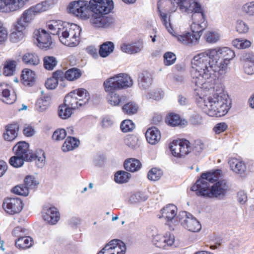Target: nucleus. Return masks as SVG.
<instances>
[{
	"instance_id": "obj_12",
	"label": "nucleus",
	"mask_w": 254,
	"mask_h": 254,
	"mask_svg": "<svg viewBox=\"0 0 254 254\" xmlns=\"http://www.w3.org/2000/svg\"><path fill=\"white\" fill-rule=\"evenodd\" d=\"M228 190L229 186L226 180L217 181L210 186L208 198L215 197L222 199L226 195Z\"/></svg>"
},
{
	"instance_id": "obj_46",
	"label": "nucleus",
	"mask_w": 254,
	"mask_h": 254,
	"mask_svg": "<svg viewBox=\"0 0 254 254\" xmlns=\"http://www.w3.org/2000/svg\"><path fill=\"white\" fill-rule=\"evenodd\" d=\"M72 109L69 107H67L64 103V105H61L59 108V116L63 119L68 118L72 113Z\"/></svg>"
},
{
	"instance_id": "obj_64",
	"label": "nucleus",
	"mask_w": 254,
	"mask_h": 254,
	"mask_svg": "<svg viewBox=\"0 0 254 254\" xmlns=\"http://www.w3.org/2000/svg\"><path fill=\"white\" fill-rule=\"evenodd\" d=\"M163 94L162 91H158L157 92H153L152 93H148L146 96L147 98L153 99L155 100H159L161 99Z\"/></svg>"
},
{
	"instance_id": "obj_5",
	"label": "nucleus",
	"mask_w": 254,
	"mask_h": 254,
	"mask_svg": "<svg viewBox=\"0 0 254 254\" xmlns=\"http://www.w3.org/2000/svg\"><path fill=\"white\" fill-rule=\"evenodd\" d=\"M221 171L216 170L202 173L199 179L192 186L191 190L195 191L197 195L208 197L210 191V183H213L217 181L221 177Z\"/></svg>"
},
{
	"instance_id": "obj_51",
	"label": "nucleus",
	"mask_w": 254,
	"mask_h": 254,
	"mask_svg": "<svg viewBox=\"0 0 254 254\" xmlns=\"http://www.w3.org/2000/svg\"><path fill=\"white\" fill-rule=\"evenodd\" d=\"M52 4V2L50 0H45L37 4L35 6H33V7L37 13H39L49 9L51 7Z\"/></svg>"
},
{
	"instance_id": "obj_48",
	"label": "nucleus",
	"mask_w": 254,
	"mask_h": 254,
	"mask_svg": "<svg viewBox=\"0 0 254 254\" xmlns=\"http://www.w3.org/2000/svg\"><path fill=\"white\" fill-rule=\"evenodd\" d=\"M44 67L48 70H53L57 64L56 58L53 56H46L43 59Z\"/></svg>"
},
{
	"instance_id": "obj_14",
	"label": "nucleus",
	"mask_w": 254,
	"mask_h": 254,
	"mask_svg": "<svg viewBox=\"0 0 254 254\" xmlns=\"http://www.w3.org/2000/svg\"><path fill=\"white\" fill-rule=\"evenodd\" d=\"M173 36L176 38L177 40L183 45L189 46H193L196 45L200 37L198 34H193L191 32H187L181 35L178 34L174 31L172 29V32H169Z\"/></svg>"
},
{
	"instance_id": "obj_54",
	"label": "nucleus",
	"mask_w": 254,
	"mask_h": 254,
	"mask_svg": "<svg viewBox=\"0 0 254 254\" xmlns=\"http://www.w3.org/2000/svg\"><path fill=\"white\" fill-rule=\"evenodd\" d=\"M164 64L166 66L171 65L175 63L176 60L175 54L171 52H168L163 56Z\"/></svg>"
},
{
	"instance_id": "obj_45",
	"label": "nucleus",
	"mask_w": 254,
	"mask_h": 254,
	"mask_svg": "<svg viewBox=\"0 0 254 254\" xmlns=\"http://www.w3.org/2000/svg\"><path fill=\"white\" fill-rule=\"evenodd\" d=\"M2 95L3 97L2 101L7 104H11L16 101V94L13 93H10V91L5 89L2 90Z\"/></svg>"
},
{
	"instance_id": "obj_35",
	"label": "nucleus",
	"mask_w": 254,
	"mask_h": 254,
	"mask_svg": "<svg viewBox=\"0 0 254 254\" xmlns=\"http://www.w3.org/2000/svg\"><path fill=\"white\" fill-rule=\"evenodd\" d=\"M141 164L140 161L136 159L129 158L125 161L124 167L127 171L134 172L141 168Z\"/></svg>"
},
{
	"instance_id": "obj_18",
	"label": "nucleus",
	"mask_w": 254,
	"mask_h": 254,
	"mask_svg": "<svg viewBox=\"0 0 254 254\" xmlns=\"http://www.w3.org/2000/svg\"><path fill=\"white\" fill-rule=\"evenodd\" d=\"M175 241L174 235L170 233H166L164 235L158 234L153 238L152 242L157 247L161 249H166L167 246H172Z\"/></svg>"
},
{
	"instance_id": "obj_9",
	"label": "nucleus",
	"mask_w": 254,
	"mask_h": 254,
	"mask_svg": "<svg viewBox=\"0 0 254 254\" xmlns=\"http://www.w3.org/2000/svg\"><path fill=\"white\" fill-rule=\"evenodd\" d=\"M177 218L181 225L190 231L196 232L201 229V226L199 222L191 214L186 211L180 212Z\"/></svg>"
},
{
	"instance_id": "obj_10",
	"label": "nucleus",
	"mask_w": 254,
	"mask_h": 254,
	"mask_svg": "<svg viewBox=\"0 0 254 254\" xmlns=\"http://www.w3.org/2000/svg\"><path fill=\"white\" fill-rule=\"evenodd\" d=\"M126 251L125 243L120 240L114 239L106 244L97 254H125Z\"/></svg>"
},
{
	"instance_id": "obj_16",
	"label": "nucleus",
	"mask_w": 254,
	"mask_h": 254,
	"mask_svg": "<svg viewBox=\"0 0 254 254\" xmlns=\"http://www.w3.org/2000/svg\"><path fill=\"white\" fill-rule=\"evenodd\" d=\"M29 144L25 141L17 143V168L21 167L25 161L29 160Z\"/></svg>"
},
{
	"instance_id": "obj_62",
	"label": "nucleus",
	"mask_w": 254,
	"mask_h": 254,
	"mask_svg": "<svg viewBox=\"0 0 254 254\" xmlns=\"http://www.w3.org/2000/svg\"><path fill=\"white\" fill-rule=\"evenodd\" d=\"M228 127L227 125L225 123H219L217 124L213 127V131L216 134H220L225 131Z\"/></svg>"
},
{
	"instance_id": "obj_26",
	"label": "nucleus",
	"mask_w": 254,
	"mask_h": 254,
	"mask_svg": "<svg viewBox=\"0 0 254 254\" xmlns=\"http://www.w3.org/2000/svg\"><path fill=\"white\" fill-rule=\"evenodd\" d=\"M244 69L246 73L251 75L254 73V54L248 53L243 56Z\"/></svg>"
},
{
	"instance_id": "obj_31",
	"label": "nucleus",
	"mask_w": 254,
	"mask_h": 254,
	"mask_svg": "<svg viewBox=\"0 0 254 254\" xmlns=\"http://www.w3.org/2000/svg\"><path fill=\"white\" fill-rule=\"evenodd\" d=\"M22 62L26 64L32 66L37 65L40 63L39 56L35 53H26L22 58Z\"/></svg>"
},
{
	"instance_id": "obj_43",
	"label": "nucleus",
	"mask_w": 254,
	"mask_h": 254,
	"mask_svg": "<svg viewBox=\"0 0 254 254\" xmlns=\"http://www.w3.org/2000/svg\"><path fill=\"white\" fill-rule=\"evenodd\" d=\"M138 109V106L133 102H129L126 104L122 107L123 112L127 115H132L136 114Z\"/></svg>"
},
{
	"instance_id": "obj_60",
	"label": "nucleus",
	"mask_w": 254,
	"mask_h": 254,
	"mask_svg": "<svg viewBox=\"0 0 254 254\" xmlns=\"http://www.w3.org/2000/svg\"><path fill=\"white\" fill-rule=\"evenodd\" d=\"M249 26L243 21L238 20L236 25V30L240 33H247L249 30Z\"/></svg>"
},
{
	"instance_id": "obj_44",
	"label": "nucleus",
	"mask_w": 254,
	"mask_h": 254,
	"mask_svg": "<svg viewBox=\"0 0 254 254\" xmlns=\"http://www.w3.org/2000/svg\"><path fill=\"white\" fill-rule=\"evenodd\" d=\"M126 145L129 148L134 149L139 147L138 138L134 135H128L125 139Z\"/></svg>"
},
{
	"instance_id": "obj_4",
	"label": "nucleus",
	"mask_w": 254,
	"mask_h": 254,
	"mask_svg": "<svg viewBox=\"0 0 254 254\" xmlns=\"http://www.w3.org/2000/svg\"><path fill=\"white\" fill-rule=\"evenodd\" d=\"M131 78L125 73H120L111 77L104 82L105 90L108 93V103L112 106H118L124 100V96H120L115 91L131 86Z\"/></svg>"
},
{
	"instance_id": "obj_17",
	"label": "nucleus",
	"mask_w": 254,
	"mask_h": 254,
	"mask_svg": "<svg viewBox=\"0 0 254 254\" xmlns=\"http://www.w3.org/2000/svg\"><path fill=\"white\" fill-rule=\"evenodd\" d=\"M144 48L143 40L139 39L131 43H124L120 46L122 52L128 54H136L141 52Z\"/></svg>"
},
{
	"instance_id": "obj_30",
	"label": "nucleus",
	"mask_w": 254,
	"mask_h": 254,
	"mask_svg": "<svg viewBox=\"0 0 254 254\" xmlns=\"http://www.w3.org/2000/svg\"><path fill=\"white\" fill-rule=\"evenodd\" d=\"M16 199L13 197H7L3 200L2 208L4 211L10 215L16 213Z\"/></svg>"
},
{
	"instance_id": "obj_61",
	"label": "nucleus",
	"mask_w": 254,
	"mask_h": 254,
	"mask_svg": "<svg viewBox=\"0 0 254 254\" xmlns=\"http://www.w3.org/2000/svg\"><path fill=\"white\" fill-rule=\"evenodd\" d=\"M242 10L250 15H254V1L249 2L245 4L243 6Z\"/></svg>"
},
{
	"instance_id": "obj_1",
	"label": "nucleus",
	"mask_w": 254,
	"mask_h": 254,
	"mask_svg": "<svg viewBox=\"0 0 254 254\" xmlns=\"http://www.w3.org/2000/svg\"><path fill=\"white\" fill-rule=\"evenodd\" d=\"M192 82L197 87L194 89L196 99L208 116L220 117L228 112L230 101L220 83L214 78L202 80V82L192 78Z\"/></svg>"
},
{
	"instance_id": "obj_50",
	"label": "nucleus",
	"mask_w": 254,
	"mask_h": 254,
	"mask_svg": "<svg viewBox=\"0 0 254 254\" xmlns=\"http://www.w3.org/2000/svg\"><path fill=\"white\" fill-rule=\"evenodd\" d=\"M166 122L172 127L178 126L181 123L180 117L177 114L171 113L167 116Z\"/></svg>"
},
{
	"instance_id": "obj_23",
	"label": "nucleus",
	"mask_w": 254,
	"mask_h": 254,
	"mask_svg": "<svg viewBox=\"0 0 254 254\" xmlns=\"http://www.w3.org/2000/svg\"><path fill=\"white\" fill-rule=\"evenodd\" d=\"M177 208L173 204L167 205L161 210L162 217L164 218L168 222H172L173 220L177 218Z\"/></svg>"
},
{
	"instance_id": "obj_21",
	"label": "nucleus",
	"mask_w": 254,
	"mask_h": 254,
	"mask_svg": "<svg viewBox=\"0 0 254 254\" xmlns=\"http://www.w3.org/2000/svg\"><path fill=\"white\" fill-rule=\"evenodd\" d=\"M93 13L90 19L91 23L96 27H107L110 25L109 18L105 16L107 14L92 11Z\"/></svg>"
},
{
	"instance_id": "obj_38",
	"label": "nucleus",
	"mask_w": 254,
	"mask_h": 254,
	"mask_svg": "<svg viewBox=\"0 0 254 254\" xmlns=\"http://www.w3.org/2000/svg\"><path fill=\"white\" fill-rule=\"evenodd\" d=\"M79 144V140L75 137L68 136L65 140L62 148L64 152H67L77 147Z\"/></svg>"
},
{
	"instance_id": "obj_28",
	"label": "nucleus",
	"mask_w": 254,
	"mask_h": 254,
	"mask_svg": "<svg viewBox=\"0 0 254 254\" xmlns=\"http://www.w3.org/2000/svg\"><path fill=\"white\" fill-rule=\"evenodd\" d=\"M35 73L33 71L29 69L25 68L22 71L21 80L24 85L31 86L35 81Z\"/></svg>"
},
{
	"instance_id": "obj_59",
	"label": "nucleus",
	"mask_w": 254,
	"mask_h": 254,
	"mask_svg": "<svg viewBox=\"0 0 254 254\" xmlns=\"http://www.w3.org/2000/svg\"><path fill=\"white\" fill-rule=\"evenodd\" d=\"M66 135V131L64 129H59L55 131L53 134V138L56 140H63Z\"/></svg>"
},
{
	"instance_id": "obj_52",
	"label": "nucleus",
	"mask_w": 254,
	"mask_h": 254,
	"mask_svg": "<svg viewBox=\"0 0 254 254\" xmlns=\"http://www.w3.org/2000/svg\"><path fill=\"white\" fill-rule=\"evenodd\" d=\"M147 197L144 193L141 192H137L130 196L129 201L131 203H135L140 201H145Z\"/></svg>"
},
{
	"instance_id": "obj_39",
	"label": "nucleus",
	"mask_w": 254,
	"mask_h": 254,
	"mask_svg": "<svg viewBox=\"0 0 254 254\" xmlns=\"http://www.w3.org/2000/svg\"><path fill=\"white\" fill-rule=\"evenodd\" d=\"M114 45L112 42H106L100 46L99 54L102 57L105 58L109 56L114 50Z\"/></svg>"
},
{
	"instance_id": "obj_49",
	"label": "nucleus",
	"mask_w": 254,
	"mask_h": 254,
	"mask_svg": "<svg viewBox=\"0 0 254 254\" xmlns=\"http://www.w3.org/2000/svg\"><path fill=\"white\" fill-rule=\"evenodd\" d=\"M162 175L163 172L161 170L154 168L148 172L147 177L150 181H156L160 179Z\"/></svg>"
},
{
	"instance_id": "obj_29",
	"label": "nucleus",
	"mask_w": 254,
	"mask_h": 254,
	"mask_svg": "<svg viewBox=\"0 0 254 254\" xmlns=\"http://www.w3.org/2000/svg\"><path fill=\"white\" fill-rule=\"evenodd\" d=\"M78 97L73 91L70 92L64 98V103L67 107H69L71 109L75 110L78 109L82 106L79 105Z\"/></svg>"
},
{
	"instance_id": "obj_27",
	"label": "nucleus",
	"mask_w": 254,
	"mask_h": 254,
	"mask_svg": "<svg viewBox=\"0 0 254 254\" xmlns=\"http://www.w3.org/2000/svg\"><path fill=\"white\" fill-rule=\"evenodd\" d=\"M145 137L149 144L154 145L157 143L161 139L160 132L156 127H152L147 130Z\"/></svg>"
},
{
	"instance_id": "obj_3",
	"label": "nucleus",
	"mask_w": 254,
	"mask_h": 254,
	"mask_svg": "<svg viewBox=\"0 0 254 254\" xmlns=\"http://www.w3.org/2000/svg\"><path fill=\"white\" fill-rule=\"evenodd\" d=\"M157 8L161 21L169 32H172V27L167 14L175 12L178 8L182 12L192 13L193 22L206 24L204 9L194 0H159Z\"/></svg>"
},
{
	"instance_id": "obj_58",
	"label": "nucleus",
	"mask_w": 254,
	"mask_h": 254,
	"mask_svg": "<svg viewBox=\"0 0 254 254\" xmlns=\"http://www.w3.org/2000/svg\"><path fill=\"white\" fill-rule=\"evenodd\" d=\"M26 27L25 25L17 24V42L24 40Z\"/></svg>"
},
{
	"instance_id": "obj_25",
	"label": "nucleus",
	"mask_w": 254,
	"mask_h": 254,
	"mask_svg": "<svg viewBox=\"0 0 254 254\" xmlns=\"http://www.w3.org/2000/svg\"><path fill=\"white\" fill-rule=\"evenodd\" d=\"M37 14L33 7H30L23 12L19 20L17 21V25H25L27 27Z\"/></svg>"
},
{
	"instance_id": "obj_56",
	"label": "nucleus",
	"mask_w": 254,
	"mask_h": 254,
	"mask_svg": "<svg viewBox=\"0 0 254 254\" xmlns=\"http://www.w3.org/2000/svg\"><path fill=\"white\" fill-rule=\"evenodd\" d=\"M22 132L26 137L32 136L35 133V130L34 126L32 124H24L23 127Z\"/></svg>"
},
{
	"instance_id": "obj_19",
	"label": "nucleus",
	"mask_w": 254,
	"mask_h": 254,
	"mask_svg": "<svg viewBox=\"0 0 254 254\" xmlns=\"http://www.w3.org/2000/svg\"><path fill=\"white\" fill-rule=\"evenodd\" d=\"M24 185H17V195L27 196L29 193V189H34L38 186L39 183L35 178L32 176H27L24 179Z\"/></svg>"
},
{
	"instance_id": "obj_34",
	"label": "nucleus",
	"mask_w": 254,
	"mask_h": 254,
	"mask_svg": "<svg viewBox=\"0 0 254 254\" xmlns=\"http://www.w3.org/2000/svg\"><path fill=\"white\" fill-rule=\"evenodd\" d=\"M78 97L79 105L83 106L87 103L90 99V95L87 90L84 88H79L73 91Z\"/></svg>"
},
{
	"instance_id": "obj_40",
	"label": "nucleus",
	"mask_w": 254,
	"mask_h": 254,
	"mask_svg": "<svg viewBox=\"0 0 254 254\" xmlns=\"http://www.w3.org/2000/svg\"><path fill=\"white\" fill-rule=\"evenodd\" d=\"M50 97L48 95H44L38 99L36 104V109L39 112L45 111L50 103Z\"/></svg>"
},
{
	"instance_id": "obj_53",
	"label": "nucleus",
	"mask_w": 254,
	"mask_h": 254,
	"mask_svg": "<svg viewBox=\"0 0 254 254\" xmlns=\"http://www.w3.org/2000/svg\"><path fill=\"white\" fill-rule=\"evenodd\" d=\"M15 9L14 6L7 0H0V12H9Z\"/></svg>"
},
{
	"instance_id": "obj_24",
	"label": "nucleus",
	"mask_w": 254,
	"mask_h": 254,
	"mask_svg": "<svg viewBox=\"0 0 254 254\" xmlns=\"http://www.w3.org/2000/svg\"><path fill=\"white\" fill-rule=\"evenodd\" d=\"M230 169L234 173L238 174L244 173L247 167L245 163L242 160L236 158H231L228 162Z\"/></svg>"
},
{
	"instance_id": "obj_41",
	"label": "nucleus",
	"mask_w": 254,
	"mask_h": 254,
	"mask_svg": "<svg viewBox=\"0 0 254 254\" xmlns=\"http://www.w3.org/2000/svg\"><path fill=\"white\" fill-rule=\"evenodd\" d=\"M82 75L81 70L77 68L68 69L64 73L65 78L69 81H73L79 78Z\"/></svg>"
},
{
	"instance_id": "obj_15",
	"label": "nucleus",
	"mask_w": 254,
	"mask_h": 254,
	"mask_svg": "<svg viewBox=\"0 0 254 254\" xmlns=\"http://www.w3.org/2000/svg\"><path fill=\"white\" fill-rule=\"evenodd\" d=\"M28 234V230L17 227V245L20 249H27L32 246L33 240L31 237L26 236Z\"/></svg>"
},
{
	"instance_id": "obj_11",
	"label": "nucleus",
	"mask_w": 254,
	"mask_h": 254,
	"mask_svg": "<svg viewBox=\"0 0 254 254\" xmlns=\"http://www.w3.org/2000/svg\"><path fill=\"white\" fill-rule=\"evenodd\" d=\"M89 3L91 11L103 14H108L114 8L112 0H90Z\"/></svg>"
},
{
	"instance_id": "obj_2",
	"label": "nucleus",
	"mask_w": 254,
	"mask_h": 254,
	"mask_svg": "<svg viewBox=\"0 0 254 254\" xmlns=\"http://www.w3.org/2000/svg\"><path fill=\"white\" fill-rule=\"evenodd\" d=\"M234 52L228 47L206 50L194 56L191 60V78L202 80L214 78L215 73L225 71Z\"/></svg>"
},
{
	"instance_id": "obj_37",
	"label": "nucleus",
	"mask_w": 254,
	"mask_h": 254,
	"mask_svg": "<svg viewBox=\"0 0 254 254\" xmlns=\"http://www.w3.org/2000/svg\"><path fill=\"white\" fill-rule=\"evenodd\" d=\"M16 67V62L7 60L3 64L2 73L4 76H9L13 74Z\"/></svg>"
},
{
	"instance_id": "obj_22",
	"label": "nucleus",
	"mask_w": 254,
	"mask_h": 254,
	"mask_svg": "<svg viewBox=\"0 0 254 254\" xmlns=\"http://www.w3.org/2000/svg\"><path fill=\"white\" fill-rule=\"evenodd\" d=\"M67 24L61 20H52L47 23V27L51 34L58 35L60 39V36L62 35V32Z\"/></svg>"
},
{
	"instance_id": "obj_13",
	"label": "nucleus",
	"mask_w": 254,
	"mask_h": 254,
	"mask_svg": "<svg viewBox=\"0 0 254 254\" xmlns=\"http://www.w3.org/2000/svg\"><path fill=\"white\" fill-rule=\"evenodd\" d=\"M33 37L36 40L37 46L41 49L48 48L52 43L51 36L44 29L35 30L33 33Z\"/></svg>"
},
{
	"instance_id": "obj_55",
	"label": "nucleus",
	"mask_w": 254,
	"mask_h": 254,
	"mask_svg": "<svg viewBox=\"0 0 254 254\" xmlns=\"http://www.w3.org/2000/svg\"><path fill=\"white\" fill-rule=\"evenodd\" d=\"M206 26L205 24H202L200 22H193L190 25L191 33L193 34H198L201 35V33L204 29Z\"/></svg>"
},
{
	"instance_id": "obj_20",
	"label": "nucleus",
	"mask_w": 254,
	"mask_h": 254,
	"mask_svg": "<svg viewBox=\"0 0 254 254\" xmlns=\"http://www.w3.org/2000/svg\"><path fill=\"white\" fill-rule=\"evenodd\" d=\"M42 216L45 221L53 225L60 219V214L55 207H45L42 211Z\"/></svg>"
},
{
	"instance_id": "obj_47",
	"label": "nucleus",
	"mask_w": 254,
	"mask_h": 254,
	"mask_svg": "<svg viewBox=\"0 0 254 254\" xmlns=\"http://www.w3.org/2000/svg\"><path fill=\"white\" fill-rule=\"evenodd\" d=\"M220 34L217 31H209L205 34V39L207 42L214 44L217 42L220 39Z\"/></svg>"
},
{
	"instance_id": "obj_63",
	"label": "nucleus",
	"mask_w": 254,
	"mask_h": 254,
	"mask_svg": "<svg viewBox=\"0 0 254 254\" xmlns=\"http://www.w3.org/2000/svg\"><path fill=\"white\" fill-rule=\"evenodd\" d=\"M58 84V80L53 77L48 78L45 83V86L49 89H54L56 88Z\"/></svg>"
},
{
	"instance_id": "obj_32",
	"label": "nucleus",
	"mask_w": 254,
	"mask_h": 254,
	"mask_svg": "<svg viewBox=\"0 0 254 254\" xmlns=\"http://www.w3.org/2000/svg\"><path fill=\"white\" fill-rule=\"evenodd\" d=\"M29 160L27 161L35 162L36 166L39 168H42L45 164V156L44 152L40 150L36 153H31L30 154Z\"/></svg>"
},
{
	"instance_id": "obj_33",
	"label": "nucleus",
	"mask_w": 254,
	"mask_h": 254,
	"mask_svg": "<svg viewBox=\"0 0 254 254\" xmlns=\"http://www.w3.org/2000/svg\"><path fill=\"white\" fill-rule=\"evenodd\" d=\"M151 75L147 72L141 73L138 77V84L140 88L146 89L152 83Z\"/></svg>"
},
{
	"instance_id": "obj_8",
	"label": "nucleus",
	"mask_w": 254,
	"mask_h": 254,
	"mask_svg": "<svg viewBox=\"0 0 254 254\" xmlns=\"http://www.w3.org/2000/svg\"><path fill=\"white\" fill-rule=\"evenodd\" d=\"M67 9L68 13L81 19H87L91 15L90 4L87 0L71 1L69 3Z\"/></svg>"
},
{
	"instance_id": "obj_6",
	"label": "nucleus",
	"mask_w": 254,
	"mask_h": 254,
	"mask_svg": "<svg viewBox=\"0 0 254 254\" xmlns=\"http://www.w3.org/2000/svg\"><path fill=\"white\" fill-rule=\"evenodd\" d=\"M169 147L174 156L182 158L188 154L191 150L196 153L201 152L204 148V144L200 140H195L192 148L188 140L182 139L173 140Z\"/></svg>"
},
{
	"instance_id": "obj_42",
	"label": "nucleus",
	"mask_w": 254,
	"mask_h": 254,
	"mask_svg": "<svg viewBox=\"0 0 254 254\" xmlns=\"http://www.w3.org/2000/svg\"><path fill=\"white\" fill-rule=\"evenodd\" d=\"M130 177V174L127 172L119 171L115 174L114 180L118 184H123L127 182Z\"/></svg>"
},
{
	"instance_id": "obj_7",
	"label": "nucleus",
	"mask_w": 254,
	"mask_h": 254,
	"mask_svg": "<svg viewBox=\"0 0 254 254\" xmlns=\"http://www.w3.org/2000/svg\"><path fill=\"white\" fill-rule=\"evenodd\" d=\"M81 28L75 24H70L68 23L65 29L60 36V41L64 45L73 47L77 46L79 43V36Z\"/></svg>"
},
{
	"instance_id": "obj_36",
	"label": "nucleus",
	"mask_w": 254,
	"mask_h": 254,
	"mask_svg": "<svg viewBox=\"0 0 254 254\" xmlns=\"http://www.w3.org/2000/svg\"><path fill=\"white\" fill-rule=\"evenodd\" d=\"M3 137L5 140L13 141L16 138V124H11L6 126Z\"/></svg>"
},
{
	"instance_id": "obj_57",
	"label": "nucleus",
	"mask_w": 254,
	"mask_h": 254,
	"mask_svg": "<svg viewBox=\"0 0 254 254\" xmlns=\"http://www.w3.org/2000/svg\"><path fill=\"white\" fill-rule=\"evenodd\" d=\"M120 127L122 131L127 132L131 131L134 128V124L131 120H126L122 123Z\"/></svg>"
}]
</instances>
